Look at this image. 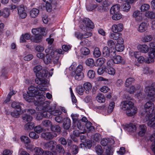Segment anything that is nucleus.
Here are the masks:
<instances>
[{"label": "nucleus", "mask_w": 155, "mask_h": 155, "mask_svg": "<svg viewBox=\"0 0 155 155\" xmlns=\"http://www.w3.org/2000/svg\"><path fill=\"white\" fill-rule=\"evenodd\" d=\"M146 113L145 118L148 126L155 129V112L154 105L151 101L147 102L144 106Z\"/></svg>", "instance_id": "f257e3e1"}, {"label": "nucleus", "mask_w": 155, "mask_h": 155, "mask_svg": "<svg viewBox=\"0 0 155 155\" xmlns=\"http://www.w3.org/2000/svg\"><path fill=\"white\" fill-rule=\"evenodd\" d=\"M77 66L76 63H73L69 69L72 71L71 75L74 77L76 80L80 81L82 80L84 77V73L82 72L83 67L81 64L79 65L77 67Z\"/></svg>", "instance_id": "f03ea898"}, {"label": "nucleus", "mask_w": 155, "mask_h": 155, "mask_svg": "<svg viewBox=\"0 0 155 155\" xmlns=\"http://www.w3.org/2000/svg\"><path fill=\"white\" fill-rule=\"evenodd\" d=\"M120 106L122 109L126 111V114L128 116H133L137 112V108L134 106V103L130 101L122 102Z\"/></svg>", "instance_id": "7ed1b4c3"}, {"label": "nucleus", "mask_w": 155, "mask_h": 155, "mask_svg": "<svg viewBox=\"0 0 155 155\" xmlns=\"http://www.w3.org/2000/svg\"><path fill=\"white\" fill-rule=\"evenodd\" d=\"M42 67L38 65L35 67L34 68V71L36 73V77H50L53 74V69H51L48 74V71L46 68H44L42 70Z\"/></svg>", "instance_id": "20e7f679"}, {"label": "nucleus", "mask_w": 155, "mask_h": 155, "mask_svg": "<svg viewBox=\"0 0 155 155\" xmlns=\"http://www.w3.org/2000/svg\"><path fill=\"white\" fill-rule=\"evenodd\" d=\"M59 60V54L56 51L53 50L50 53V54L48 56V54L46 55L44 58L43 60L44 63L48 64L51 63L52 60L53 61L54 63L55 64L58 63Z\"/></svg>", "instance_id": "39448f33"}, {"label": "nucleus", "mask_w": 155, "mask_h": 155, "mask_svg": "<svg viewBox=\"0 0 155 155\" xmlns=\"http://www.w3.org/2000/svg\"><path fill=\"white\" fill-rule=\"evenodd\" d=\"M36 88L33 86H31L28 87L27 94H24L23 97L28 102H31L33 101V97L37 94V92L35 90Z\"/></svg>", "instance_id": "423d86ee"}, {"label": "nucleus", "mask_w": 155, "mask_h": 155, "mask_svg": "<svg viewBox=\"0 0 155 155\" xmlns=\"http://www.w3.org/2000/svg\"><path fill=\"white\" fill-rule=\"evenodd\" d=\"M45 96L42 95H36L33 97V101L35 105L44 107V109H46L48 107V105L46 103L44 102L45 100Z\"/></svg>", "instance_id": "0eeeda50"}, {"label": "nucleus", "mask_w": 155, "mask_h": 155, "mask_svg": "<svg viewBox=\"0 0 155 155\" xmlns=\"http://www.w3.org/2000/svg\"><path fill=\"white\" fill-rule=\"evenodd\" d=\"M149 46L150 50L148 53L149 58L145 61L147 63L153 62L155 59V44L151 42L149 43Z\"/></svg>", "instance_id": "6e6552de"}, {"label": "nucleus", "mask_w": 155, "mask_h": 155, "mask_svg": "<svg viewBox=\"0 0 155 155\" xmlns=\"http://www.w3.org/2000/svg\"><path fill=\"white\" fill-rule=\"evenodd\" d=\"M23 119L25 121H26L28 123L26 124L25 126V129L27 130H30L32 129L34 127V125L33 123L30 122L32 119V117L30 115H26L23 117Z\"/></svg>", "instance_id": "1a4fd4ad"}, {"label": "nucleus", "mask_w": 155, "mask_h": 155, "mask_svg": "<svg viewBox=\"0 0 155 155\" xmlns=\"http://www.w3.org/2000/svg\"><path fill=\"white\" fill-rule=\"evenodd\" d=\"M132 17L137 22H140L144 19L143 14L139 10L134 11L132 14Z\"/></svg>", "instance_id": "9d476101"}, {"label": "nucleus", "mask_w": 155, "mask_h": 155, "mask_svg": "<svg viewBox=\"0 0 155 155\" xmlns=\"http://www.w3.org/2000/svg\"><path fill=\"white\" fill-rule=\"evenodd\" d=\"M27 149L32 151L33 149L35 151V153L33 155H41L43 153V150L39 147H34V146L31 144L25 145Z\"/></svg>", "instance_id": "9b49d317"}, {"label": "nucleus", "mask_w": 155, "mask_h": 155, "mask_svg": "<svg viewBox=\"0 0 155 155\" xmlns=\"http://www.w3.org/2000/svg\"><path fill=\"white\" fill-rule=\"evenodd\" d=\"M18 14L19 17L25 18L27 16L26 10L23 5H20L17 7Z\"/></svg>", "instance_id": "f8f14e48"}, {"label": "nucleus", "mask_w": 155, "mask_h": 155, "mask_svg": "<svg viewBox=\"0 0 155 155\" xmlns=\"http://www.w3.org/2000/svg\"><path fill=\"white\" fill-rule=\"evenodd\" d=\"M102 53L104 57L107 58L109 57L110 58L114 57L116 54L115 50L110 53L109 48L106 46L103 48Z\"/></svg>", "instance_id": "ddd939ff"}, {"label": "nucleus", "mask_w": 155, "mask_h": 155, "mask_svg": "<svg viewBox=\"0 0 155 155\" xmlns=\"http://www.w3.org/2000/svg\"><path fill=\"white\" fill-rule=\"evenodd\" d=\"M46 109H48V107ZM43 110H47V109H45L44 107H43ZM51 115V111H44L38 113L37 116L36 118L38 120H41L42 117L50 118Z\"/></svg>", "instance_id": "4468645a"}, {"label": "nucleus", "mask_w": 155, "mask_h": 155, "mask_svg": "<svg viewBox=\"0 0 155 155\" xmlns=\"http://www.w3.org/2000/svg\"><path fill=\"white\" fill-rule=\"evenodd\" d=\"M121 34L118 32L111 33L109 35L110 38L117 40V43H122L124 42V40L121 37Z\"/></svg>", "instance_id": "2eb2a0df"}, {"label": "nucleus", "mask_w": 155, "mask_h": 155, "mask_svg": "<svg viewBox=\"0 0 155 155\" xmlns=\"http://www.w3.org/2000/svg\"><path fill=\"white\" fill-rule=\"evenodd\" d=\"M84 22L86 27L84 26L82 27V26H80L81 28L84 31H85V30L86 31H87V30L89 28L92 29L94 28V24L89 19H86L85 20H84Z\"/></svg>", "instance_id": "dca6fc26"}, {"label": "nucleus", "mask_w": 155, "mask_h": 155, "mask_svg": "<svg viewBox=\"0 0 155 155\" xmlns=\"http://www.w3.org/2000/svg\"><path fill=\"white\" fill-rule=\"evenodd\" d=\"M46 29L44 28H33L32 30L31 31L32 33L35 36L43 35H46L45 33Z\"/></svg>", "instance_id": "f3484780"}, {"label": "nucleus", "mask_w": 155, "mask_h": 155, "mask_svg": "<svg viewBox=\"0 0 155 155\" xmlns=\"http://www.w3.org/2000/svg\"><path fill=\"white\" fill-rule=\"evenodd\" d=\"M57 136V134L56 133L50 132L43 133L41 134V137L47 140L52 139Z\"/></svg>", "instance_id": "a211bd4d"}, {"label": "nucleus", "mask_w": 155, "mask_h": 155, "mask_svg": "<svg viewBox=\"0 0 155 155\" xmlns=\"http://www.w3.org/2000/svg\"><path fill=\"white\" fill-rule=\"evenodd\" d=\"M145 92L148 96H153L155 94V86L146 87L145 90Z\"/></svg>", "instance_id": "6ab92c4d"}, {"label": "nucleus", "mask_w": 155, "mask_h": 155, "mask_svg": "<svg viewBox=\"0 0 155 155\" xmlns=\"http://www.w3.org/2000/svg\"><path fill=\"white\" fill-rule=\"evenodd\" d=\"M124 28L122 24L119 23L117 25L114 24L112 27V31L113 32H118L122 31Z\"/></svg>", "instance_id": "aec40b11"}, {"label": "nucleus", "mask_w": 155, "mask_h": 155, "mask_svg": "<svg viewBox=\"0 0 155 155\" xmlns=\"http://www.w3.org/2000/svg\"><path fill=\"white\" fill-rule=\"evenodd\" d=\"M137 48L140 52L144 53H147L149 50V47L145 44L138 45Z\"/></svg>", "instance_id": "412c9836"}, {"label": "nucleus", "mask_w": 155, "mask_h": 155, "mask_svg": "<svg viewBox=\"0 0 155 155\" xmlns=\"http://www.w3.org/2000/svg\"><path fill=\"white\" fill-rule=\"evenodd\" d=\"M43 77H37L35 80L36 83L38 84L41 85L42 87H45L47 84V81L45 80Z\"/></svg>", "instance_id": "4be33fe9"}, {"label": "nucleus", "mask_w": 155, "mask_h": 155, "mask_svg": "<svg viewBox=\"0 0 155 155\" xmlns=\"http://www.w3.org/2000/svg\"><path fill=\"white\" fill-rule=\"evenodd\" d=\"M111 59H113V62L114 63L116 64H124V61L120 55H115L114 57H113Z\"/></svg>", "instance_id": "5701e85b"}, {"label": "nucleus", "mask_w": 155, "mask_h": 155, "mask_svg": "<svg viewBox=\"0 0 155 155\" xmlns=\"http://www.w3.org/2000/svg\"><path fill=\"white\" fill-rule=\"evenodd\" d=\"M148 26V25L147 23L142 22L139 25L137 28V30L140 32H143L147 29Z\"/></svg>", "instance_id": "b1692460"}, {"label": "nucleus", "mask_w": 155, "mask_h": 155, "mask_svg": "<svg viewBox=\"0 0 155 155\" xmlns=\"http://www.w3.org/2000/svg\"><path fill=\"white\" fill-rule=\"evenodd\" d=\"M125 127L126 130L130 132H134L136 130V127L135 125L132 123L126 125L125 126Z\"/></svg>", "instance_id": "393cba45"}, {"label": "nucleus", "mask_w": 155, "mask_h": 155, "mask_svg": "<svg viewBox=\"0 0 155 155\" xmlns=\"http://www.w3.org/2000/svg\"><path fill=\"white\" fill-rule=\"evenodd\" d=\"M71 120L68 117H66L64 119L63 122V127L64 129H68L71 125Z\"/></svg>", "instance_id": "a878e982"}, {"label": "nucleus", "mask_w": 155, "mask_h": 155, "mask_svg": "<svg viewBox=\"0 0 155 155\" xmlns=\"http://www.w3.org/2000/svg\"><path fill=\"white\" fill-rule=\"evenodd\" d=\"M56 144V141L54 140L50 141L44 144V146L46 148H49L51 150H53Z\"/></svg>", "instance_id": "bb28decb"}, {"label": "nucleus", "mask_w": 155, "mask_h": 155, "mask_svg": "<svg viewBox=\"0 0 155 155\" xmlns=\"http://www.w3.org/2000/svg\"><path fill=\"white\" fill-rule=\"evenodd\" d=\"M146 127L144 124L140 125L139 126L138 135L140 136H143L146 132Z\"/></svg>", "instance_id": "cd10ccee"}, {"label": "nucleus", "mask_w": 155, "mask_h": 155, "mask_svg": "<svg viewBox=\"0 0 155 155\" xmlns=\"http://www.w3.org/2000/svg\"><path fill=\"white\" fill-rule=\"evenodd\" d=\"M105 72L109 75H114L116 72L115 69L111 67H105Z\"/></svg>", "instance_id": "c85d7f7f"}, {"label": "nucleus", "mask_w": 155, "mask_h": 155, "mask_svg": "<svg viewBox=\"0 0 155 155\" xmlns=\"http://www.w3.org/2000/svg\"><path fill=\"white\" fill-rule=\"evenodd\" d=\"M120 6L119 5L116 4L111 7L110 10V13L113 14L119 12Z\"/></svg>", "instance_id": "c756f323"}, {"label": "nucleus", "mask_w": 155, "mask_h": 155, "mask_svg": "<svg viewBox=\"0 0 155 155\" xmlns=\"http://www.w3.org/2000/svg\"><path fill=\"white\" fill-rule=\"evenodd\" d=\"M23 113H22V111H21V109H16L11 113V115L13 117L17 118L19 117L20 114Z\"/></svg>", "instance_id": "7c9ffc66"}, {"label": "nucleus", "mask_w": 155, "mask_h": 155, "mask_svg": "<svg viewBox=\"0 0 155 155\" xmlns=\"http://www.w3.org/2000/svg\"><path fill=\"white\" fill-rule=\"evenodd\" d=\"M115 106V103L114 102H111L110 103L107 111L105 113V115H108L111 113L113 111Z\"/></svg>", "instance_id": "2f4dec72"}, {"label": "nucleus", "mask_w": 155, "mask_h": 155, "mask_svg": "<svg viewBox=\"0 0 155 155\" xmlns=\"http://www.w3.org/2000/svg\"><path fill=\"white\" fill-rule=\"evenodd\" d=\"M83 86L85 92L87 93H88L91 90L92 86L91 83L88 82L85 83L83 85Z\"/></svg>", "instance_id": "473e14b6"}, {"label": "nucleus", "mask_w": 155, "mask_h": 155, "mask_svg": "<svg viewBox=\"0 0 155 155\" xmlns=\"http://www.w3.org/2000/svg\"><path fill=\"white\" fill-rule=\"evenodd\" d=\"M39 12V11L38 9L33 8L30 11V15L31 17L35 18L38 16Z\"/></svg>", "instance_id": "72a5a7b5"}, {"label": "nucleus", "mask_w": 155, "mask_h": 155, "mask_svg": "<svg viewBox=\"0 0 155 155\" xmlns=\"http://www.w3.org/2000/svg\"><path fill=\"white\" fill-rule=\"evenodd\" d=\"M150 140L152 142L151 148L155 153V133L153 134L150 137Z\"/></svg>", "instance_id": "f704fd0d"}, {"label": "nucleus", "mask_w": 155, "mask_h": 155, "mask_svg": "<svg viewBox=\"0 0 155 155\" xmlns=\"http://www.w3.org/2000/svg\"><path fill=\"white\" fill-rule=\"evenodd\" d=\"M97 100L99 103H104L105 101V99L103 94H98L96 97Z\"/></svg>", "instance_id": "c9c22d12"}, {"label": "nucleus", "mask_w": 155, "mask_h": 155, "mask_svg": "<svg viewBox=\"0 0 155 155\" xmlns=\"http://www.w3.org/2000/svg\"><path fill=\"white\" fill-rule=\"evenodd\" d=\"M123 43L118 42L116 45L115 48V50L117 51L118 52H122L124 50V47L123 45Z\"/></svg>", "instance_id": "e433bc0d"}, {"label": "nucleus", "mask_w": 155, "mask_h": 155, "mask_svg": "<svg viewBox=\"0 0 155 155\" xmlns=\"http://www.w3.org/2000/svg\"><path fill=\"white\" fill-rule=\"evenodd\" d=\"M10 15V10L7 8H5L2 12V15L4 18H8Z\"/></svg>", "instance_id": "4c0bfd02"}, {"label": "nucleus", "mask_w": 155, "mask_h": 155, "mask_svg": "<svg viewBox=\"0 0 155 155\" xmlns=\"http://www.w3.org/2000/svg\"><path fill=\"white\" fill-rule=\"evenodd\" d=\"M134 79L132 78H127L125 81V85L126 87L129 86L134 81Z\"/></svg>", "instance_id": "58836bf2"}, {"label": "nucleus", "mask_w": 155, "mask_h": 155, "mask_svg": "<svg viewBox=\"0 0 155 155\" xmlns=\"http://www.w3.org/2000/svg\"><path fill=\"white\" fill-rule=\"evenodd\" d=\"M112 15L113 16H112V18L114 20H119L122 17V15L119 12H118L117 13H116Z\"/></svg>", "instance_id": "ea45409f"}, {"label": "nucleus", "mask_w": 155, "mask_h": 155, "mask_svg": "<svg viewBox=\"0 0 155 155\" xmlns=\"http://www.w3.org/2000/svg\"><path fill=\"white\" fill-rule=\"evenodd\" d=\"M144 15L146 17L151 19L155 18V14L152 12L147 11L145 13Z\"/></svg>", "instance_id": "a19ab883"}, {"label": "nucleus", "mask_w": 155, "mask_h": 155, "mask_svg": "<svg viewBox=\"0 0 155 155\" xmlns=\"http://www.w3.org/2000/svg\"><path fill=\"white\" fill-rule=\"evenodd\" d=\"M150 8V6L149 4H143L142 5L140 8V10L142 12L147 11Z\"/></svg>", "instance_id": "79ce46f5"}, {"label": "nucleus", "mask_w": 155, "mask_h": 155, "mask_svg": "<svg viewBox=\"0 0 155 155\" xmlns=\"http://www.w3.org/2000/svg\"><path fill=\"white\" fill-rule=\"evenodd\" d=\"M21 141L24 142L25 145L29 143L30 142L29 138L28 137L25 136H22L20 137Z\"/></svg>", "instance_id": "37998d69"}, {"label": "nucleus", "mask_w": 155, "mask_h": 155, "mask_svg": "<svg viewBox=\"0 0 155 155\" xmlns=\"http://www.w3.org/2000/svg\"><path fill=\"white\" fill-rule=\"evenodd\" d=\"M101 54L99 48L98 47L95 48L93 52L94 56L96 58H98L100 56Z\"/></svg>", "instance_id": "c03bdc74"}, {"label": "nucleus", "mask_w": 155, "mask_h": 155, "mask_svg": "<svg viewBox=\"0 0 155 155\" xmlns=\"http://www.w3.org/2000/svg\"><path fill=\"white\" fill-rule=\"evenodd\" d=\"M42 36L41 35L35 36V37L32 39L33 41L35 43H38L41 42L42 40Z\"/></svg>", "instance_id": "a18cd8bd"}, {"label": "nucleus", "mask_w": 155, "mask_h": 155, "mask_svg": "<svg viewBox=\"0 0 155 155\" xmlns=\"http://www.w3.org/2000/svg\"><path fill=\"white\" fill-rule=\"evenodd\" d=\"M105 59L103 58H100L97 60L96 63L97 66H101L105 62Z\"/></svg>", "instance_id": "49530a36"}, {"label": "nucleus", "mask_w": 155, "mask_h": 155, "mask_svg": "<svg viewBox=\"0 0 155 155\" xmlns=\"http://www.w3.org/2000/svg\"><path fill=\"white\" fill-rule=\"evenodd\" d=\"M16 93V91H14L13 90L12 91H10V92L8 95L6 99L4 101V103H6L7 102H9L10 101V98L13 95L15 94Z\"/></svg>", "instance_id": "de8ad7c7"}, {"label": "nucleus", "mask_w": 155, "mask_h": 155, "mask_svg": "<svg viewBox=\"0 0 155 155\" xmlns=\"http://www.w3.org/2000/svg\"><path fill=\"white\" fill-rule=\"evenodd\" d=\"M95 150L96 153L98 155H101L103 152L102 147L100 145H98L95 147Z\"/></svg>", "instance_id": "09e8293b"}, {"label": "nucleus", "mask_w": 155, "mask_h": 155, "mask_svg": "<svg viewBox=\"0 0 155 155\" xmlns=\"http://www.w3.org/2000/svg\"><path fill=\"white\" fill-rule=\"evenodd\" d=\"M81 53L85 55H88L90 53V51L89 49L86 47H83L81 49Z\"/></svg>", "instance_id": "8fccbe9b"}, {"label": "nucleus", "mask_w": 155, "mask_h": 155, "mask_svg": "<svg viewBox=\"0 0 155 155\" xmlns=\"http://www.w3.org/2000/svg\"><path fill=\"white\" fill-rule=\"evenodd\" d=\"M91 42L88 41L87 39H85L81 41L80 43V44L81 46L86 45L87 46H90L91 45Z\"/></svg>", "instance_id": "3c124183"}, {"label": "nucleus", "mask_w": 155, "mask_h": 155, "mask_svg": "<svg viewBox=\"0 0 155 155\" xmlns=\"http://www.w3.org/2000/svg\"><path fill=\"white\" fill-rule=\"evenodd\" d=\"M97 6V4H91L87 5V10L89 11H91L96 8Z\"/></svg>", "instance_id": "603ef678"}, {"label": "nucleus", "mask_w": 155, "mask_h": 155, "mask_svg": "<svg viewBox=\"0 0 155 155\" xmlns=\"http://www.w3.org/2000/svg\"><path fill=\"white\" fill-rule=\"evenodd\" d=\"M74 35L78 39L81 40L85 38L84 34H82L79 32H75L74 33Z\"/></svg>", "instance_id": "864d4df0"}, {"label": "nucleus", "mask_w": 155, "mask_h": 155, "mask_svg": "<svg viewBox=\"0 0 155 155\" xmlns=\"http://www.w3.org/2000/svg\"><path fill=\"white\" fill-rule=\"evenodd\" d=\"M51 131L56 132H59L61 131L60 127L58 125H52L51 127Z\"/></svg>", "instance_id": "5fc2aeb1"}, {"label": "nucleus", "mask_w": 155, "mask_h": 155, "mask_svg": "<svg viewBox=\"0 0 155 155\" xmlns=\"http://www.w3.org/2000/svg\"><path fill=\"white\" fill-rule=\"evenodd\" d=\"M86 64L88 66L92 67L94 64V61L92 58H88L86 60Z\"/></svg>", "instance_id": "6e6d98bb"}, {"label": "nucleus", "mask_w": 155, "mask_h": 155, "mask_svg": "<svg viewBox=\"0 0 155 155\" xmlns=\"http://www.w3.org/2000/svg\"><path fill=\"white\" fill-rule=\"evenodd\" d=\"M20 103L19 102H14L12 104V107L15 109H21L20 106Z\"/></svg>", "instance_id": "4d7b16f0"}, {"label": "nucleus", "mask_w": 155, "mask_h": 155, "mask_svg": "<svg viewBox=\"0 0 155 155\" xmlns=\"http://www.w3.org/2000/svg\"><path fill=\"white\" fill-rule=\"evenodd\" d=\"M153 39L152 36L150 35L145 36L143 39V41L144 42H148L150 41Z\"/></svg>", "instance_id": "13d9d810"}, {"label": "nucleus", "mask_w": 155, "mask_h": 155, "mask_svg": "<svg viewBox=\"0 0 155 155\" xmlns=\"http://www.w3.org/2000/svg\"><path fill=\"white\" fill-rule=\"evenodd\" d=\"M129 2H125L123 5V10L124 11L127 12L130 9V6Z\"/></svg>", "instance_id": "bf43d9fd"}, {"label": "nucleus", "mask_w": 155, "mask_h": 155, "mask_svg": "<svg viewBox=\"0 0 155 155\" xmlns=\"http://www.w3.org/2000/svg\"><path fill=\"white\" fill-rule=\"evenodd\" d=\"M56 151L59 153H64V152L62 147L60 145H57L56 146Z\"/></svg>", "instance_id": "052dcab7"}, {"label": "nucleus", "mask_w": 155, "mask_h": 155, "mask_svg": "<svg viewBox=\"0 0 155 155\" xmlns=\"http://www.w3.org/2000/svg\"><path fill=\"white\" fill-rule=\"evenodd\" d=\"M84 90L82 87L81 86H78L76 87V91L79 95H82L83 93Z\"/></svg>", "instance_id": "680f3d73"}, {"label": "nucleus", "mask_w": 155, "mask_h": 155, "mask_svg": "<svg viewBox=\"0 0 155 155\" xmlns=\"http://www.w3.org/2000/svg\"><path fill=\"white\" fill-rule=\"evenodd\" d=\"M42 125L45 127H51L52 125V123L49 120H46L42 122Z\"/></svg>", "instance_id": "e2e57ef3"}, {"label": "nucleus", "mask_w": 155, "mask_h": 155, "mask_svg": "<svg viewBox=\"0 0 155 155\" xmlns=\"http://www.w3.org/2000/svg\"><path fill=\"white\" fill-rule=\"evenodd\" d=\"M95 72L93 70H89L87 74L88 77L90 78H93L95 77Z\"/></svg>", "instance_id": "0e129e2a"}, {"label": "nucleus", "mask_w": 155, "mask_h": 155, "mask_svg": "<svg viewBox=\"0 0 155 155\" xmlns=\"http://www.w3.org/2000/svg\"><path fill=\"white\" fill-rule=\"evenodd\" d=\"M86 126L89 131L92 130L94 129V127L92 126V124L90 122H87Z\"/></svg>", "instance_id": "69168bd1"}, {"label": "nucleus", "mask_w": 155, "mask_h": 155, "mask_svg": "<svg viewBox=\"0 0 155 155\" xmlns=\"http://www.w3.org/2000/svg\"><path fill=\"white\" fill-rule=\"evenodd\" d=\"M51 115H53L54 116H58L61 115L62 114V112L58 110H56L51 111Z\"/></svg>", "instance_id": "338daca9"}, {"label": "nucleus", "mask_w": 155, "mask_h": 155, "mask_svg": "<svg viewBox=\"0 0 155 155\" xmlns=\"http://www.w3.org/2000/svg\"><path fill=\"white\" fill-rule=\"evenodd\" d=\"M101 138V136L99 133L95 134L92 137V138L96 141H99Z\"/></svg>", "instance_id": "774afa93"}]
</instances>
